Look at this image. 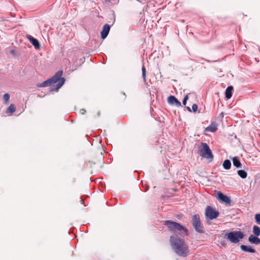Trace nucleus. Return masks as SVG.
<instances>
[{
  "label": "nucleus",
  "mask_w": 260,
  "mask_h": 260,
  "mask_svg": "<svg viewBox=\"0 0 260 260\" xmlns=\"http://www.w3.org/2000/svg\"><path fill=\"white\" fill-rule=\"evenodd\" d=\"M80 112L81 114H84L86 112V110L84 109H82L80 110Z\"/></svg>",
  "instance_id": "26"
},
{
  "label": "nucleus",
  "mask_w": 260,
  "mask_h": 260,
  "mask_svg": "<svg viewBox=\"0 0 260 260\" xmlns=\"http://www.w3.org/2000/svg\"><path fill=\"white\" fill-rule=\"evenodd\" d=\"M80 199H81L80 202H81V204H84V199L82 198V197L80 198Z\"/></svg>",
  "instance_id": "27"
},
{
  "label": "nucleus",
  "mask_w": 260,
  "mask_h": 260,
  "mask_svg": "<svg viewBox=\"0 0 260 260\" xmlns=\"http://www.w3.org/2000/svg\"><path fill=\"white\" fill-rule=\"evenodd\" d=\"M142 77H143L144 80L145 81L146 71V69L144 66H143V67H142Z\"/></svg>",
  "instance_id": "21"
},
{
  "label": "nucleus",
  "mask_w": 260,
  "mask_h": 260,
  "mask_svg": "<svg viewBox=\"0 0 260 260\" xmlns=\"http://www.w3.org/2000/svg\"><path fill=\"white\" fill-rule=\"evenodd\" d=\"M253 233L256 236L260 235V228L257 225H254L253 226Z\"/></svg>",
  "instance_id": "19"
},
{
  "label": "nucleus",
  "mask_w": 260,
  "mask_h": 260,
  "mask_svg": "<svg viewBox=\"0 0 260 260\" xmlns=\"http://www.w3.org/2000/svg\"><path fill=\"white\" fill-rule=\"evenodd\" d=\"M192 224L195 231L201 234L205 233L203 226L201 224L200 216L199 214H194L192 218Z\"/></svg>",
  "instance_id": "7"
},
{
  "label": "nucleus",
  "mask_w": 260,
  "mask_h": 260,
  "mask_svg": "<svg viewBox=\"0 0 260 260\" xmlns=\"http://www.w3.org/2000/svg\"><path fill=\"white\" fill-rule=\"evenodd\" d=\"M257 237L255 235H251L248 238V241L251 244H260V239Z\"/></svg>",
  "instance_id": "13"
},
{
  "label": "nucleus",
  "mask_w": 260,
  "mask_h": 260,
  "mask_svg": "<svg viewBox=\"0 0 260 260\" xmlns=\"http://www.w3.org/2000/svg\"><path fill=\"white\" fill-rule=\"evenodd\" d=\"M110 28L111 26L108 24H106L103 26L102 30L101 32V37L103 40L105 39L108 36L110 30Z\"/></svg>",
  "instance_id": "10"
},
{
  "label": "nucleus",
  "mask_w": 260,
  "mask_h": 260,
  "mask_svg": "<svg viewBox=\"0 0 260 260\" xmlns=\"http://www.w3.org/2000/svg\"><path fill=\"white\" fill-rule=\"evenodd\" d=\"M27 38L36 49H39L40 48V44L37 39L34 38L30 35H28L27 36Z\"/></svg>",
  "instance_id": "11"
},
{
  "label": "nucleus",
  "mask_w": 260,
  "mask_h": 260,
  "mask_svg": "<svg viewBox=\"0 0 260 260\" xmlns=\"http://www.w3.org/2000/svg\"><path fill=\"white\" fill-rule=\"evenodd\" d=\"M219 215V212L212 206H208L205 210V217L206 219L212 220L216 219Z\"/></svg>",
  "instance_id": "6"
},
{
  "label": "nucleus",
  "mask_w": 260,
  "mask_h": 260,
  "mask_svg": "<svg viewBox=\"0 0 260 260\" xmlns=\"http://www.w3.org/2000/svg\"><path fill=\"white\" fill-rule=\"evenodd\" d=\"M170 243L175 252L179 256L186 257L189 253L188 246L184 239L178 235L174 234L170 237Z\"/></svg>",
  "instance_id": "1"
},
{
  "label": "nucleus",
  "mask_w": 260,
  "mask_h": 260,
  "mask_svg": "<svg viewBox=\"0 0 260 260\" xmlns=\"http://www.w3.org/2000/svg\"><path fill=\"white\" fill-rule=\"evenodd\" d=\"M123 95H125V96H126L125 93H123Z\"/></svg>",
  "instance_id": "30"
},
{
  "label": "nucleus",
  "mask_w": 260,
  "mask_h": 260,
  "mask_svg": "<svg viewBox=\"0 0 260 260\" xmlns=\"http://www.w3.org/2000/svg\"><path fill=\"white\" fill-rule=\"evenodd\" d=\"M199 154L206 159H213V155L212 152L206 143L202 142L201 145L198 148Z\"/></svg>",
  "instance_id": "5"
},
{
  "label": "nucleus",
  "mask_w": 260,
  "mask_h": 260,
  "mask_svg": "<svg viewBox=\"0 0 260 260\" xmlns=\"http://www.w3.org/2000/svg\"><path fill=\"white\" fill-rule=\"evenodd\" d=\"M148 187H147V188H146L145 189V190H144V191H147L148 190Z\"/></svg>",
  "instance_id": "29"
},
{
  "label": "nucleus",
  "mask_w": 260,
  "mask_h": 260,
  "mask_svg": "<svg viewBox=\"0 0 260 260\" xmlns=\"http://www.w3.org/2000/svg\"><path fill=\"white\" fill-rule=\"evenodd\" d=\"M63 74L62 70H59L51 78L44 81L42 83H38L37 86L39 87L50 86V91H57L64 83L65 79L61 77Z\"/></svg>",
  "instance_id": "2"
},
{
  "label": "nucleus",
  "mask_w": 260,
  "mask_h": 260,
  "mask_svg": "<svg viewBox=\"0 0 260 260\" xmlns=\"http://www.w3.org/2000/svg\"><path fill=\"white\" fill-rule=\"evenodd\" d=\"M240 248L241 250L249 253H255V249L251 246H247L245 245H241L240 246Z\"/></svg>",
  "instance_id": "12"
},
{
  "label": "nucleus",
  "mask_w": 260,
  "mask_h": 260,
  "mask_svg": "<svg viewBox=\"0 0 260 260\" xmlns=\"http://www.w3.org/2000/svg\"><path fill=\"white\" fill-rule=\"evenodd\" d=\"M217 129L216 125L212 123L211 125L206 127V131L207 132H214Z\"/></svg>",
  "instance_id": "17"
},
{
  "label": "nucleus",
  "mask_w": 260,
  "mask_h": 260,
  "mask_svg": "<svg viewBox=\"0 0 260 260\" xmlns=\"http://www.w3.org/2000/svg\"><path fill=\"white\" fill-rule=\"evenodd\" d=\"M217 199L221 202L224 203L226 204L230 205L231 203V200L230 197L228 196L223 194L221 191H218L217 196Z\"/></svg>",
  "instance_id": "8"
},
{
  "label": "nucleus",
  "mask_w": 260,
  "mask_h": 260,
  "mask_svg": "<svg viewBox=\"0 0 260 260\" xmlns=\"http://www.w3.org/2000/svg\"><path fill=\"white\" fill-rule=\"evenodd\" d=\"M238 175L242 179H245L247 177V173L244 170H239L237 171Z\"/></svg>",
  "instance_id": "18"
},
{
  "label": "nucleus",
  "mask_w": 260,
  "mask_h": 260,
  "mask_svg": "<svg viewBox=\"0 0 260 260\" xmlns=\"http://www.w3.org/2000/svg\"><path fill=\"white\" fill-rule=\"evenodd\" d=\"M223 167L225 170H229L231 167V162L229 159H225L222 164Z\"/></svg>",
  "instance_id": "16"
},
{
  "label": "nucleus",
  "mask_w": 260,
  "mask_h": 260,
  "mask_svg": "<svg viewBox=\"0 0 260 260\" xmlns=\"http://www.w3.org/2000/svg\"><path fill=\"white\" fill-rule=\"evenodd\" d=\"M244 237V233L241 231H234L226 233L224 238L232 243H238Z\"/></svg>",
  "instance_id": "4"
},
{
  "label": "nucleus",
  "mask_w": 260,
  "mask_h": 260,
  "mask_svg": "<svg viewBox=\"0 0 260 260\" xmlns=\"http://www.w3.org/2000/svg\"><path fill=\"white\" fill-rule=\"evenodd\" d=\"M233 165L237 168H241L242 164L238 156H235L232 158Z\"/></svg>",
  "instance_id": "14"
},
{
  "label": "nucleus",
  "mask_w": 260,
  "mask_h": 260,
  "mask_svg": "<svg viewBox=\"0 0 260 260\" xmlns=\"http://www.w3.org/2000/svg\"><path fill=\"white\" fill-rule=\"evenodd\" d=\"M198 105L196 104H193L192 105V110L193 112H196L198 110Z\"/></svg>",
  "instance_id": "25"
},
{
  "label": "nucleus",
  "mask_w": 260,
  "mask_h": 260,
  "mask_svg": "<svg viewBox=\"0 0 260 260\" xmlns=\"http://www.w3.org/2000/svg\"><path fill=\"white\" fill-rule=\"evenodd\" d=\"M168 102L170 105L175 106L177 107L181 106V102L174 95H170L168 98Z\"/></svg>",
  "instance_id": "9"
},
{
  "label": "nucleus",
  "mask_w": 260,
  "mask_h": 260,
  "mask_svg": "<svg viewBox=\"0 0 260 260\" xmlns=\"http://www.w3.org/2000/svg\"><path fill=\"white\" fill-rule=\"evenodd\" d=\"M255 219L257 223L260 225V213L255 214Z\"/></svg>",
  "instance_id": "22"
},
{
  "label": "nucleus",
  "mask_w": 260,
  "mask_h": 260,
  "mask_svg": "<svg viewBox=\"0 0 260 260\" xmlns=\"http://www.w3.org/2000/svg\"><path fill=\"white\" fill-rule=\"evenodd\" d=\"M233 90V87L232 86H228L225 92V96L227 99H230L232 96V91Z\"/></svg>",
  "instance_id": "15"
},
{
  "label": "nucleus",
  "mask_w": 260,
  "mask_h": 260,
  "mask_svg": "<svg viewBox=\"0 0 260 260\" xmlns=\"http://www.w3.org/2000/svg\"><path fill=\"white\" fill-rule=\"evenodd\" d=\"M16 110L14 105L11 104L7 109V113L12 114L15 112Z\"/></svg>",
  "instance_id": "20"
},
{
  "label": "nucleus",
  "mask_w": 260,
  "mask_h": 260,
  "mask_svg": "<svg viewBox=\"0 0 260 260\" xmlns=\"http://www.w3.org/2000/svg\"><path fill=\"white\" fill-rule=\"evenodd\" d=\"M164 224L171 232L177 233L181 237H185L188 235V229L180 223L171 220L164 221Z\"/></svg>",
  "instance_id": "3"
},
{
  "label": "nucleus",
  "mask_w": 260,
  "mask_h": 260,
  "mask_svg": "<svg viewBox=\"0 0 260 260\" xmlns=\"http://www.w3.org/2000/svg\"><path fill=\"white\" fill-rule=\"evenodd\" d=\"M188 100V95H186L183 100L182 104L183 105L185 106L187 103V100Z\"/></svg>",
  "instance_id": "24"
},
{
  "label": "nucleus",
  "mask_w": 260,
  "mask_h": 260,
  "mask_svg": "<svg viewBox=\"0 0 260 260\" xmlns=\"http://www.w3.org/2000/svg\"><path fill=\"white\" fill-rule=\"evenodd\" d=\"M10 94L9 93H5L3 96V99L6 102H7L10 99Z\"/></svg>",
  "instance_id": "23"
},
{
  "label": "nucleus",
  "mask_w": 260,
  "mask_h": 260,
  "mask_svg": "<svg viewBox=\"0 0 260 260\" xmlns=\"http://www.w3.org/2000/svg\"><path fill=\"white\" fill-rule=\"evenodd\" d=\"M186 109H187L188 111H189V112H191V109L190 108V107H186Z\"/></svg>",
  "instance_id": "28"
}]
</instances>
